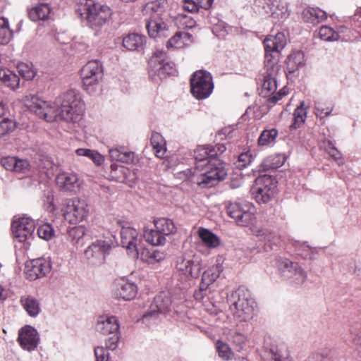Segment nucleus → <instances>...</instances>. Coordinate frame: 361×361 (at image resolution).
Segmentation results:
<instances>
[{"label": "nucleus", "mask_w": 361, "mask_h": 361, "mask_svg": "<svg viewBox=\"0 0 361 361\" xmlns=\"http://www.w3.org/2000/svg\"><path fill=\"white\" fill-rule=\"evenodd\" d=\"M193 42V37L186 32H177L166 43L168 49H181L190 45Z\"/></svg>", "instance_id": "nucleus-24"}, {"label": "nucleus", "mask_w": 361, "mask_h": 361, "mask_svg": "<svg viewBox=\"0 0 361 361\" xmlns=\"http://www.w3.org/2000/svg\"><path fill=\"white\" fill-rule=\"evenodd\" d=\"M75 153L78 156L88 157L92 161L99 166L104 161V157L98 152L90 149L79 148L76 149Z\"/></svg>", "instance_id": "nucleus-41"}, {"label": "nucleus", "mask_w": 361, "mask_h": 361, "mask_svg": "<svg viewBox=\"0 0 361 361\" xmlns=\"http://www.w3.org/2000/svg\"><path fill=\"white\" fill-rule=\"evenodd\" d=\"M216 348L218 355L224 360L228 361L231 360L233 353L227 343L218 340L216 342Z\"/></svg>", "instance_id": "nucleus-45"}, {"label": "nucleus", "mask_w": 361, "mask_h": 361, "mask_svg": "<svg viewBox=\"0 0 361 361\" xmlns=\"http://www.w3.org/2000/svg\"><path fill=\"white\" fill-rule=\"evenodd\" d=\"M302 16L305 22L312 24H317L327 18L326 13L318 8H307L302 11Z\"/></svg>", "instance_id": "nucleus-27"}, {"label": "nucleus", "mask_w": 361, "mask_h": 361, "mask_svg": "<svg viewBox=\"0 0 361 361\" xmlns=\"http://www.w3.org/2000/svg\"><path fill=\"white\" fill-rule=\"evenodd\" d=\"M177 270L188 279H197L202 269V261L199 255L184 254L177 258Z\"/></svg>", "instance_id": "nucleus-9"}, {"label": "nucleus", "mask_w": 361, "mask_h": 361, "mask_svg": "<svg viewBox=\"0 0 361 361\" xmlns=\"http://www.w3.org/2000/svg\"><path fill=\"white\" fill-rule=\"evenodd\" d=\"M299 266L298 263L293 262L288 259H279L277 261L279 270L287 279L294 275L295 268H298Z\"/></svg>", "instance_id": "nucleus-35"}, {"label": "nucleus", "mask_w": 361, "mask_h": 361, "mask_svg": "<svg viewBox=\"0 0 361 361\" xmlns=\"http://www.w3.org/2000/svg\"><path fill=\"white\" fill-rule=\"evenodd\" d=\"M350 332L353 343L356 345H361V324L352 326Z\"/></svg>", "instance_id": "nucleus-59"}, {"label": "nucleus", "mask_w": 361, "mask_h": 361, "mask_svg": "<svg viewBox=\"0 0 361 361\" xmlns=\"http://www.w3.org/2000/svg\"><path fill=\"white\" fill-rule=\"evenodd\" d=\"M333 109L331 106L325 107L322 102H315V114L317 116L323 118L328 116L331 113Z\"/></svg>", "instance_id": "nucleus-57"}, {"label": "nucleus", "mask_w": 361, "mask_h": 361, "mask_svg": "<svg viewBox=\"0 0 361 361\" xmlns=\"http://www.w3.org/2000/svg\"><path fill=\"white\" fill-rule=\"evenodd\" d=\"M17 341L23 349L32 351L38 345L39 336L35 328L26 325L19 329Z\"/></svg>", "instance_id": "nucleus-16"}, {"label": "nucleus", "mask_w": 361, "mask_h": 361, "mask_svg": "<svg viewBox=\"0 0 361 361\" xmlns=\"http://www.w3.org/2000/svg\"><path fill=\"white\" fill-rule=\"evenodd\" d=\"M37 234L40 238L49 240L53 237L54 231L50 224H45L38 227Z\"/></svg>", "instance_id": "nucleus-52"}, {"label": "nucleus", "mask_w": 361, "mask_h": 361, "mask_svg": "<svg viewBox=\"0 0 361 361\" xmlns=\"http://www.w3.org/2000/svg\"><path fill=\"white\" fill-rule=\"evenodd\" d=\"M287 71L294 73L300 67L304 65V54L301 51L290 54L286 59Z\"/></svg>", "instance_id": "nucleus-31"}, {"label": "nucleus", "mask_w": 361, "mask_h": 361, "mask_svg": "<svg viewBox=\"0 0 361 361\" xmlns=\"http://www.w3.org/2000/svg\"><path fill=\"white\" fill-rule=\"evenodd\" d=\"M173 65L167 59L161 64L160 68L154 74L153 76H157L160 80L165 78L167 75L173 74L174 72Z\"/></svg>", "instance_id": "nucleus-50"}, {"label": "nucleus", "mask_w": 361, "mask_h": 361, "mask_svg": "<svg viewBox=\"0 0 361 361\" xmlns=\"http://www.w3.org/2000/svg\"><path fill=\"white\" fill-rule=\"evenodd\" d=\"M6 78L3 80V84L10 87L11 90H16L19 87L20 78L13 71H9Z\"/></svg>", "instance_id": "nucleus-51"}, {"label": "nucleus", "mask_w": 361, "mask_h": 361, "mask_svg": "<svg viewBox=\"0 0 361 361\" xmlns=\"http://www.w3.org/2000/svg\"><path fill=\"white\" fill-rule=\"evenodd\" d=\"M81 78L86 90L97 85L102 79L103 73L99 61L93 60L87 62L81 69Z\"/></svg>", "instance_id": "nucleus-12"}, {"label": "nucleus", "mask_w": 361, "mask_h": 361, "mask_svg": "<svg viewBox=\"0 0 361 361\" xmlns=\"http://www.w3.org/2000/svg\"><path fill=\"white\" fill-rule=\"evenodd\" d=\"M299 266L298 263L293 262L288 259H279L277 261L279 270L287 279L294 275L295 268H298Z\"/></svg>", "instance_id": "nucleus-34"}, {"label": "nucleus", "mask_w": 361, "mask_h": 361, "mask_svg": "<svg viewBox=\"0 0 361 361\" xmlns=\"http://www.w3.org/2000/svg\"><path fill=\"white\" fill-rule=\"evenodd\" d=\"M233 299L231 310L235 317L240 321H247L252 317L254 312V300L244 290L238 289L231 295Z\"/></svg>", "instance_id": "nucleus-6"}, {"label": "nucleus", "mask_w": 361, "mask_h": 361, "mask_svg": "<svg viewBox=\"0 0 361 361\" xmlns=\"http://www.w3.org/2000/svg\"><path fill=\"white\" fill-rule=\"evenodd\" d=\"M75 12L96 32L109 22L112 14L109 6L97 4L94 0H79Z\"/></svg>", "instance_id": "nucleus-4"}, {"label": "nucleus", "mask_w": 361, "mask_h": 361, "mask_svg": "<svg viewBox=\"0 0 361 361\" xmlns=\"http://www.w3.org/2000/svg\"><path fill=\"white\" fill-rule=\"evenodd\" d=\"M51 268V262L47 259L41 257L32 259L25 264V277L30 281H35L49 273Z\"/></svg>", "instance_id": "nucleus-13"}, {"label": "nucleus", "mask_w": 361, "mask_h": 361, "mask_svg": "<svg viewBox=\"0 0 361 361\" xmlns=\"http://www.w3.org/2000/svg\"><path fill=\"white\" fill-rule=\"evenodd\" d=\"M118 341V333L112 334L106 342V348L109 350H114L117 347Z\"/></svg>", "instance_id": "nucleus-64"}, {"label": "nucleus", "mask_w": 361, "mask_h": 361, "mask_svg": "<svg viewBox=\"0 0 361 361\" xmlns=\"http://www.w3.org/2000/svg\"><path fill=\"white\" fill-rule=\"evenodd\" d=\"M1 164L7 171H13L14 164H16V157H6L1 159Z\"/></svg>", "instance_id": "nucleus-60"}, {"label": "nucleus", "mask_w": 361, "mask_h": 361, "mask_svg": "<svg viewBox=\"0 0 361 361\" xmlns=\"http://www.w3.org/2000/svg\"><path fill=\"white\" fill-rule=\"evenodd\" d=\"M299 266L298 263L293 262L288 259H279L277 261L279 270L287 279L294 275L295 268H298Z\"/></svg>", "instance_id": "nucleus-36"}, {"label": "nucleus", "mask_w": 361, "mask_h": 361, "mask_svg": "<svg viewBox=\"0 0 361 361\" xmlns=\"http://www.w3.org/2000/svg\"><path fill=\"white\" fill-rule=\"evenodd\" d=\"M278 136V130L276 128L264 130L259 139L258 144L259 145H267L274 142Z\"/></svg>", "instance_id": "nucleus-43"}, {"label": "nucleus", "mask_w": 361, "mask_h": 361, "mask_svg": "<svg viewBox=\"0 0 361 361\" xmlns=\"http://www.w3.org/2000/svg\"><path fill=\"white\" fill-rule=\"evenodd\" d=\"M96 330L104 335H112L118 333V319L114 316L103 315L97 319Z\"/></svg>", "instance_id": "nucleus-21"}, {"label": "nucleus", "mask_w": 361, "mask_h": 361, "mask_svg": "<svg viewBox=\"0 0 361 361\" xmlns=\"http://www.w3.org/2000/svg\"><path fill=\"white\" fill-rule=\"evenodd\" d=\"M56 183L61 190L70 192H76L80 187L79 178L74 173H59L56 177Z\"/></svg>", "instance_id": "nucleus-19"}, {"label": "nucleus", "mask_w": 361, "mask_h": 361, "mask_svg": "<svg viewBox=\"0 0 361 361\" xmlns=\"http://www.w3.org/2000/svg\"><path fill=\"white\" fill-rule=\"evenodd\" d=\"M232 343L235 345L236 350L241 351L245 345V337L240 333L235 332L231 337Z\"/></svg>", "instance_id": "nucleus-58"}, {"label": "nucleus", "mask_w": 361, "mask_h": 361, "mask_svg": "<svg viewBox=\"0 0 361 361\" xmlns=\"http://www.w3.org/2000/svg\"><path fill=\"white\" fill-rule=\"evenodd\" d=\"M183 8L189 12L194 13L198 11L200 6L197 2L193 0H184Z\"/></svg>", "instance_id": "nucleus-62"}, {"label": "nucleus", "mask_w": 361, "mask_h": 361, "mask_svg": "<svg viewBox=\"0 0 361 361\" xmlns=\"http://www.w3.org/2000/svg\"><path fill=\"white\" fill-rule=\"evenodd\" d=\"M208 145L198 146L194 151V157L195 159V171L202 173L209 169V164L207 163L209 159Z\"/></svg>", "instance_id": "nucleus-23"}, {"label": "nucleus", "mask_w": 361, "mask_h": 361, "mask_svg": "<svg viewBox=\"0 0 361 361\" xmlns=\"http://www.w3.org/2000/svg\"><path fill=\"white\" fill-rule=\"evenodd\" d=\"M30 170V162L27 159L16 157V164H14L13 172L26 173Z\"/></svg>", "instance_id": "nucleus-55"}, {"label": "nucleus", "mask_w": 361, "mask_h": 361, "mask_svg": "<svg viewBox=\"0 0 361 361\" xmlns=\"http://www.w3.org/2000/svg\"><path fill=\"white\" fill-rule=\"evenodd\" d=\"M150 142L157 157H162L166 152V142L162 135L157 132H152Z\"/></svg>", "instance_id": "nucleus-32"}, {"label": "nucleus", "mask_w": 361, "mask_h": 361, "mask_svg": "<svg viewBox=\"0 0 361 361\" xmlns=\"http://www.w3.org/2000/svg\"><path fill=\"white\" fill-rule=\"evenodd\" d=\"M109 156L112 160L123 163H131L135 158V153L125 146H118L109 149Z\"/></svg>", "instance_id": "nucleus-25"}, {"label": "nucleus", "mask_w": 361, "mask_h": 361, "mask_svg": "<svg viewBox=\"0 0 361 361\" xmlns=\"http://www.w3.org/2000/svg\"><path fill=\"white\" fill-rule=\"evenodd\" d=\"M176 22L180 28L190 29L196 25V21L190 16L184 14H180Z\"/></svg>", "instance_id": "nucleus-49"}, {"label": "nucleus", "mask_w": 361, "mask_h": 361, "mask_svg": "<svg viewBox=\"0 0 361 361\" xmlns=\"http://www.w3.org/2000/svg\"><path fill=\"white\" fill-rule=\"evenodd\" d=\"M94 355L96 357V361H108L109 360V353L103 347L95 348Z\"/></svg>", "instance_id": "nucleus-61"}, {"label": "nucleus", "mask_w": 361, "mask_h": 361, "mask_svg": "<svg viewBox=\"0 0 361 361\" xmlns=\"http://www.w3.org/2000/svg\"><path fill=\"white\" fill-rule=\"evenodd\" d=\"M140 243L138 232L130 226H122L121 230V244L126 247L133 257H138L137 245Z\"/></svg>", "instance_id": "nucleus-15"}, {"label": "nucleus", "mask_w": 361, "mask_h": 361, "mask_svg": "<svg viewBox=\"0 0 361 361\" xmlns=\"http://www.w3.org/2000/svg\"><path fill=\"white\" fill-rule=\"evenodd\" d=\"M165 258V254L158 250H145L141 253V259L149 264L160 262Z\"/></svg>", "instance_id": "nucleus-37"}, {"label": "nucleus", "mask_w": 361, "mask_h": 361, "mask_svg": "<svg viewBox=\"0 0 361 361\" xmlns=\"http://www.w3.org/2000/svg\"><path fill=\"white\" fill-rule=\"evenodd\" d=\"M20 304L32 317L37 316L40 312V305L39 301L31 295H23L20 298Z\"/></svg>", "instance_id": "nucleus-28"}, {"label": "nucleus", "mask_w": 361, "mask_h": 361, "mask_svg": "<svg viewBox=\"0 0 361 361\" xmlns=\"http://www.w3.org/2000/svg\"><path fill=\"white\" fill-rule=\"evenodd\" d=\"M209 169L200 174H193L192 181L202 188H212L220 180H224L227 176L226 163L219 159L226 148L223 144L208 145Z\"/></svg>", "instance_id": "nucleus-3"}, {"label": "nucleus", "mask_w": 361, "mask_h": 361, "mask_svg": "<svg viewBox=\"0 0 361 361\" xmlns=\"http://www.w3.org/2000/svg\"><path fill=\"white\" fill-rule=\"evenodd\" d=\"M264 73L262 79L260 94L264 97H269V104H275L286 94L283 89L275 93L277 89L276 77L280 70L279 64L280 51L286 46V38L283 32H278L275 35L268 36L264 39Z\"/></svg>", "instance_id": "nucleus-2"}, {"label": "nucleus", "mask_w": 361, "mask_h": 361, "mask_svg": "<svg viewBox=\"0 0 361 361\" xmlns=\"http://www.w3.org/2000/svg\"><path fill=\"white\" fill-rule=\"evenodd\" d=\"M326 151L329 154L333 157L336 160L341 159V153L338 149L334 146L333 143L331 141L328 142V145L326 146Z\"/></svg>", "instance_id": "nucleus-63"}, {"label": "nucleus", "mask_w": 361, "mask_h": 361, "mask_svg": "<svg viewBox=\"0 0 361 361\" xmlns=\"http://www.w3.org/2000/svg\"><path fill=\"white\" fill-rule=\"evenodd\" d=\"M145 37L131 33L125 37L123 39V46L128 50H140L144 45Z\"/></svg>", "instance_id": "nucleus-30"}, {"label": "nucleus", "mask_w": 361, "mask_h": 361, "mask_svg": "<svg viewBox=\"0 0 361 361\" xmlns=\"http://www.w3.org/2000/svg\"><path fill=\"white\" fill-rule=\"evenodd\" d=\"M167 59V54L163 50L157 49L153 52L149 59V74L153 77L161 64Z\"/></svg>", "instance_id": "nucleus-29"}, {"label": "nucleus", "mask_w": 361, "mask_h": 361, "mask_svg": "<svg viewBox=\"0 0 361 361\" xmlns=\"http://www.w3.org/2000/svg\"><path fill=\"white\" fill-rule=\"evenodd\" d=\"M144 238L147 242L152 245H161L165 243V235L156 230H145Z\"/></svg>", "instance_id": "nucleus-39"}, {"label": "nucleus", "mask_w": 361, "mask_h": 361, "mask_svg": "<svg viewBox=\"0 0 361 361\" xmlns=\"http://www.w3.org/2000/svg\"><path fill=\"white\" fill-rule=\"evenodd\" d=\"M17 68L21 77L27 80H32L36 75V71L33 68L32 64L20 63L18 65Z\"/></svg>", "instance_id": "nucleus-46"}, {"label": "nucleus", "mask_w": 361, "mask_h": 361, "mask_svg": "<svg viewBox=\"0 0 361 361\" xmlns=\"http://www.w3.org/2000/svg\"><path fill=\"white\" fill-rule=\"evenodd\" d=\"M304 102L300 104V106L297 107L293 114V121L290 125V128L291 129H297L301 127V126L304 123L307 111L303 107Z\"/></svg>", "instance_id": "nucleus-42"}, {"label": "nucleus", "mask_w": 361, "mask_h": 361, "mask_svg": "<svg viewBox=\"0 0 361 361\" xmlns=\"http://www.w3.org/2000/svg\"><path fill=\"white\" fill-rule=\"evenodd\" d=\"M146 28L148 35L152 38L166 37L169 35V26L162 17L150 15L147 20Z\"/></svg>", "instance_id": "nucleus-18"}, {"label": "nucleus", "mask_w": 361, "mask_h": 361, "mask_svg": "<svg viewBox=\"0 0 361 361\" xmlns=\"http://www.w3.org/2000/svg\"><path fill=\"white\" fill-rule=\"evenodd\" d=\"M198 234L202 242L209 247L215 248L220 244L219 238L208 229L200 228Z\"/></svg>", "instance_id": "nucleus-38"}, {"label": "nucleus", "mask_w": 361, "mask_h": 361, "mask_svg": "<svg viewBox=\"0 0 361 361\" xmlns=\"http://www.w3.org/2000/svg\"><path fill=\"white\" fill-rule=\"evenodd\" d=\"M227 214L232 218L240 226H247L252 224L255 217L250 212V206L239 202H228L226 203Z\"/></svg>", "instance_id": "nucleus-11"}, {"label": "nucleus", "mask_w": 361, "mask_h": 361, "mask_svg": "<svg viewBox=\"0 0 361 361\" xmlns=\"http://www.w3.org/2000/svg\"><path fill=\"white\" fill-rule=\"evenodd\" d=\"M30 110L48 122L60 118L67 122L79 121L85 110V104L79 92L70 90L56 99L54 105L38 97L32 98Z\"/></svg>", "instance_id": "nucleus-1"}, {"label": "nucleus", "mask_w": 361, "mask_h": 361, "mask_svg": "<svg viewBox=\"0 0 361 361\" xmlns=\"http://www.w3.org/2000/svg\"><path fill=\"white\" fill-rule=\"evenodd\" d=\"M154 224L158 231L164 235L175 233L176 226L172 220L167 218H159L154 220Z\"/></svg>", "instance_id": "nucleus-33"}, {"label": "nucleus", "mask_w": 361, "mask_h": 361, "mask_svg": "<svg viewBox=\"0 0 361 361\" xmlns=\"http://www.w3.org/2000/svg\"><path fill=\"white\" fill-rule=\"evenodd\" d=\"M294 275L288 278V279H291L292 282L295 285H301L307 279V274L305 271L299 266L298 268H295Z\"/></svg>", "instance_id": "nucleus-56"}, {"label": "nucleus", "mask_w": 361, "mask_h": 361, "mask_svg": "<svg viewBox=\"0 0 361 361\" xmlns=\"http://www.w3.org/2000/svg\"><path fill=\"white\" fill-rule=\"evenodd\" d=\"M112 248L110 241L97 240L90 245L84 252L87 262L92 266H101Z\"/></svg>", "instance_id": "nucleus-10"}, {"label": "nucleus", "mask_w": 361, "mask_h": 361, "mask_svg": "<svg viewBox=\"0 0 361 361\" xmlns=\"http://www.w3.org/2000/svg\"><path fill=\"white\" fill-rule=\"evenodd\" d=\"M222 271L221 264L213 265L205 270L202 275L200 288L201 291H206L209 286L212 284L219 276Z\"/></svg>", "instance_id": "nucleus-22"}, {"label": "nucleus", "mask_w": 361, "mask_h": 361, "mask_svg": "<svg viewBox=\"0 0 361 361\" xmlns=\"http://www.w3.org/2000/svg\"><path fill=\"white\" fill-rule=\"evenodd\" d=\"M137 293V287L124 279H121L114 283V294L116 298L124 300L134 298Z\"/></svg>", "instance_id": "nucleus-20"}, {"label": "nucleus", "mask_w": 361, "mask_h": 361, "mask_svg": "<svg viewBox=\"0 0 361 361\" xmlns=\"http://www.w3.org/2000/svg\"><path fill=\"white\" fill-rule=\"evenodd\" d=\"M276 181L271 176L264 175L255 180L252 195L258 203H267L275 194Z\"/></svg>", "instance_id": "nucleus-8"}, {"label": "nucleus", "mask_w": 361, "mask_h": 361, "mask_svg": "<svg viewBox=\"0 0 361 361\" xmlns=\"http://www.w3.org/2000/svg\"><path fill=\"white\" fill-rule=\"evenodd\" d=\"M320 38L324 41H336L339 39V34L329 26H322L319 32Z\"/></svg>", "instance_id": "nucleus-47"}, {"label": "nucleus", "mask_w": 361, "mask_h": 361, "mask_svg": "<svg viewBox=\"0 0 361 361\" xmlns=\"http://www.w3.org/2000/svg\"><path fill=\"white\" fill-rule=\"evenodd\" d=\"M171 303V294L166 291L160 292L154 297L149 310L143 315V317H157L159 314H164L170 311Z\"/></svg>", "instance_id": "nucleus-14"}, {"label": "nucleus", "mask_w": 361, "mask_h": 361, "mask_svg": "<svg viewBox=\"0 0 361 361\" xmlns=\"http://www.w3.org/2000/svg\"><path fill=\"white\" fill-rule=\"evenodd\" d=\"M16 128V123L10 119H4L0 122V137L11 133Z\"/></svg>", "instance_id": "nucleus-53"}, {"label": "nucleus", "mask_w": 361, "mask_h": 361, "mask_svg": "<svg viewBox=\"0 0 361 361\" xmlns=\"http://www.w3.org/2000/svg\"><path fill=\"white\" fill-rule=\"evenodd\" d=\"M13 37V32L9 27L8 20L4 17L0 18V44L9 42Z\"/></svg>", "instance_id": "nucleus-40"}, {"label": "nucleus", "mask_w": 361, "mask_h": 361, "mask_svg": "<svg viewBox=\"0 0 361 361\" xmlns=\"http://www.w3.org/2000/svg\"><path fill=\"white\" fill-rule=\"evenodd\" d=\"M51 8L48 4L40 3L28 10V16L31 20H45L48 19Z\"/></svg>", "instance_id": "nucleus-26"}, {"label": "nucleus", "mask_w": 361, "mask_h": 361, "mask_svg": "<svg viewBox=\"0 0 361 361\" xmlns=\"http://www.w3.org/2000/svg\"><path fill=\"white\" fill-rule=\"evenodd\" d=\"M61 211L65 219L71 224L82 221L89 213L86 201L76 197L65 200Z\"/></svg>", "instance_id": "nucleus-7"}, {"label": "nucleus", "mask_w": 361, "mask_h": 361, "mask_svg": "<svg viewBox=\"0 0 361 361\" xmlns=\"http://www.w3.org/2000/svg\"><path fill=\"white\" fill-rule=\"evenodd\" d=\"M166 1L165 0H155L146 4V9L152 11L151 15H157L162 17L164 12Z\"/></svg>", "instance_id": "nucleus-44"}, {"label": "nucleus", "mask_w": 361, "mask_h": 361, "mask_svg": "<svg viewBox=\"0 0 361 361\" xmlns=\"http://www.w3.org/2000/svg\"><path fill=\"white\" fill-rule=\"evenodd\" d=\"M190 92L197 99H204L209 97L214 89L211 74L205 71H197L190 80Z\"/></svg>", "instance_id": "nucleus-5"}, {"label": "nucleus", "mask_w": 361, "mask_h": 361, "mask_svg": "<svg viewBox=\"0 0 361 361\" xmlns=\"http://www.w3.org/2000/svg\"><path fill=\"white\" fill-rule=\"evenodd\" d=\"M281 157L279 156H271L267 157L264 160L262 164V167L264 170L275 169L281 166L284 161H280Z\"/></svg>", "instance_id": "nucleus-48"}, {"label": "nucleus", "mask_w": 361, "mask_h": 361, "mask_svg": "<svg viewBox=\"0 0 361 361\" xmlns=\"http://www.w3.org/2000/svg\"><path fill=\"white\" fill-rule=\"evenodd\" d=\"M13 235L20 242L25 241L29 235H31L35 230V223L29 217H21L14 220L11 224Z\"/></svg>", "instance_id": "nucleus-17"}, {"label": "nucleus", "mask_w": 361, "mask_h": 361, "mask_svg": "<svg viewBox=\"0 0 361 361\" xmlns=\"http://www.w3.org/2000/svg\"><path fill=\"white\" fill-rule=\"evenodd\" d=\"M252 161V156L249 152H244L239 155L238 160L235 163L236 167L239 169H243L247 167Z\"/></svg>", "instance_id": "nucleus-54"}]
</instances>
